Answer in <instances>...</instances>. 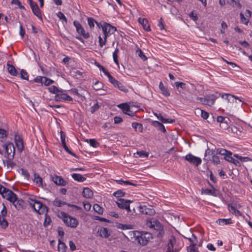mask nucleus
Masks as SVG:
<instances>
[{
	"mask_svg": "<svg viewBox=\"0 0 252 252\" xmlns=\"http://www.w3.org/2000/svg\"><path fill=\"white\" fill-rule=\"evenodd\" d=\"M94 64L99 68V70L100 71H102L104 74H106V72L107 71V70L103 66H102L98 62H95Z\"/></svg>",
	"mask_w": 252,
	"mask_h": 252,
	"instance_id": "nucleus-57",
	"label": "nucleus"
},
{
	"mask_svg": "<svg viewBox=\"0 0 252 252\" xmlns=\"http://www.w3.org/2000/svg\"><path fill=\"white\" fill-rule=\"evenodd\" d=\"M28 201L31 207L39 214L41 215L48 213V208L45 204H43L40 201L32 198H29Z\"/></svg>",
	"mask_w": 252,
	"mask_h": 252,
	"instance_id": "nucleus-3",
	"label": "nucleus"
},
{
	"mask_svg": "<svg viewBox=\"0 0 252 252\" xmlns=\"http://www.w3.org/2000/svg\"><path fill=\"white\" fill-rule=\"evenodd\" d=\"M219 96H215L214 94H210L205 95V101L204 105H207L208 106H212L214 105L216 99Z\"/></svg>",
	"mask_w": 252,
	"mask_h": 252,
	"instance_id": "nucleus-14",
	"label": "nucleus"
},
{
	"mask_svg": "<svg viewBox=\"0 0 252 252\" xmlns=\"http://www.w3.org/2000/svg\"><path fill=\"white\" fill-rule=\"evenodd\" d=\"M58 217L63 220L66 226L71 228H75L79 224V221L76 218L70 216L64 212H59Z\"/></svg>",
	"mask_w": 252,
	"mask_h": 252,
	"instance_id": "nucleus-2",
	"label": "nucleus"
},
{
	"mask_svg": "<svg viewBox=\"0 0 252 252\" xmlns=\"http://www.w3.org/2000/svg\"><path fill=\"white\" fill-rule=\"evenodd\" d=\"M229 121V119L227 117H224L222 116H218L217 117V122L222 124H226L227 126V122Z\"/></svg>",
	"mask_w": 252,
	"mask_h": 252,
	"instance_id": "nucleus-32",
	"label": "nucleus"
},
{
	"mask_svg": "<svg viewBox=\"0 0 252 252\" xmlns=\"http://www.w3.org/2000/svg\"><path fill=\"white\" fill-rule=\"evenodd\" d=\"M106 39L107 38H105L104 36L103 37V39L101 36H99L98 37V42L99 46L102 47L104 45H105L106 42Z\"/></svg>",
	"mask_w": 252,
	"mask_h": 252,
	"instance_id": "nucleus-54",
	"label": "nucleus"
},
{
	"mask_svg": "<svg viewBox=\"0 0 252 252\" xmlns=\"http://www.w3.org/2000/svg\"><path fill=\"white\" fill-rule=\"evenodd\" d=\"M94 23H96L98 25L96 21L93 18L90 17L88 18V24L91 29L94 27Z\"/></svg>",
	"mask_w": 252,
	"mask_h": 252,
	"instance_id": "nucleus-53",
	"label": "nucleus"
},
{
	"mask_svg": "<svg viewBox=\"0 0 252 252\" xmlns=\"http://www.w3.org/2000/svg\"><path fill=\"white\" fill-rule=\"evenodd\" d=\"M73 25L76 28L77 32L81 34L85 38H88L90 37L89 32H85V30L78 21H74Z\"/></svg>",
	"mask_w": 252,
	"mask_h": 252,
	"instance_id": "nucleus-10",
	"label": "nucleus"
},
{
	"mask_svg": "<svg viewBox=\"0 0 252 252\" xmlns=\"http://www.w3.org/2000/svg\"><path fill=\"white\" fill-rule=\"evenodd\" d=\"M98 233H99V236L104 238H107L110 235V232H108L107 228L105 227H101L98 230Z\"/></svg>",
	"mask_w": 252,
	"mask_h": 252,
	"instance_id": "nucleus-20",
	"label": "nucleus"
},
{
	"mask_svg": "<svg viewBox=\"0 0 252 252\" xmlns=\"http://www.w3.org/2000/svg\"><path fill=\"white\" fill-rule=\"evenodd\" d=\"M176 238L174 236H171L169 240V243L168 244V249L174 251L173 250L174 246L176 243Z\"/></svg>",
	"mask_w": 252,
	"mask_h": 252,
	"instance_id": "nucleus-28",
	"label": "nucleus"
},
{
	"mask_svg": "<svg viewBox=\"0 0 252 252\" xmlns=\"http://www.w3.org/2000/svg\"><path fill=\"white\" fill-rule=\"evenodd\" d=\"M52 180L56 185L60 186H65L67 183L61 176L57 175L53 176Z\"/></svg>",
	"mask_w": 252,
	"mask_h": 252,
	"instance_id": "nucleus-12",
	"label": "nucleus"
},
{
	"mask_svg": "<svg viewBox=\"0 0 252 252\" xmlns=\"http://www.w3.org/2000/svg\"><path fill=\"white\" fill-rule=\"evenodd\" d=\"M101 27L105 38H107L117 31L115 27L112 26L110 24L106 22L103 24Z\"/></svg>",
	"mask_w": 252,
	"mask_h": 252,
	"instance_id": "nucleus-6",
	"label": "nucleus"
},
{
	"mask_svg": "<svg viewBox=\"0 0 252 252\" xmlns=\"http://www.w3.org/2000/svg\"><path fill=\"white\" fill-rule=\"evenodd\" d=\"M118 107L121 108L124 114L128 115L130 116H133L134 115V112L130 110V106L126 103L120 104Z\"/></svg>",
	"mask_w": 252,
	"mask_h": 252,
	"instance_id": "nucleus-13",
	"label": "nucleus"
},
{
	"mask_svg": "<svg viewBox=\"0 0 252 252\" xmlns=\"http://www.w3.org/2000/svg\"><path fill=\"white\" fill-rule=\"evenodd\" d=\"M119 52V49L117 48L114 52L113 53V58L114 62L117 64H119V62H118V53Z\"/></svg>",
	"mask_w": 252,
	"mask_h": 252,
	"instance_id": "nucleus-44",
	"label": "nucleus"
},
{
	"mask_svg": "<svg viewBox=\"0 0 252 252\" xmlns=\"http://www.w3.org/2000/svg\"><path fill=\"white\" fill-rule=\"evenodd\" d=\"M7 69L10 75L13 76H16L18 75V72L15 67L11 64H7Z\"/></svg>",
	"mask_w": 252,
	"mask_h": 252,
	"instance_id": "nucleus-26",
	"label": "nucleus"
},
{
	"mask_svg": "<svg viewBox=\"0 0 252 252\" xmlns=\"http://www.w3.org/2000/svg\"><path fill=\"white\" fill-rule=\"evenodd\" d=\"M185 158L190 163L196 166L201 163L202 160L200 158L196 157L191 154H189L185 157Z\"/></svg>",
	"mask_w": 252,
	"mask_h": 252,
	"instance_id": "nucleus-8",
	"label": "nucleus"
},
{
	"mask_svg": "<svg viewBox=\"0 0 252 252\" xmlns=\"http://www.w3.org/2000/svg\"><path fill=\"white\" fill-rule=\"evenodd\" d=\"M175 85L177 89L181 88L182 90H185L186 88V84L181 82H175Z\"/></svg>",
	"mask_w": 252,
	"mask_h": 252,
	"instance_id": "nucleus-47",
	"label": "nucleus"
},
{
	"mask_svg": "<svg viewBox=\"0 0 252 252\" xmlns=\"http://www.w3.org/2000/svg\"><path fill=\"white\" fill-rule=\"evenodd\" d=\"M83 196L86 198H92L94 195L93 191L88 188H85L84 189L82 192Z\"/></svg>",
	"mask_w": 252,
	"mask_h": 252,
	"instance_id": "nucleus-23",
	"label": "nucleus"
},
{
	"mask_svg": "<svg viewBox=\"0 0 252 252\" xmlns=\"http://www.w3.org/2000/svg\"><path fill=\"white\" fill-rule=\"evenodd\" d=\"M33 181L36 183V185L38 187L42 186L43 180L42 178L37 173H34Z\"/></svg>",
	"mask_w": 252,
	"mask_h": 252,
	"instance_id": "nucleus-25",
	"label": "nucleus"
},
{
	"mask_svg": "<svg viewBox=\"0 0 252 252\" xmlns=\"http://www.w3.org/2000/svg\"><path fill=\"white\" fill-rule=\"evenodd\" d=\"M228 208L229 212L233 214H235L236 212L238 210L235 207L230 204H228Z\"/></svg>",
	"mask_w": 252,
	"mask_h": 252,
	"instance_id": "nucleus-61",
	"label": "nucleus"
},
{
	"mask_svg": "<svg viewBox=\"0 0 252 252\" xmlns=\"http://www.w3.org/2000/svg\"><path fill=\"white\" fill-rule=\"evenodd\" d=\"M2 205L3 206V208L2 210L1 211L0 217L4 218L7 216V210L4 203H2Z\"/></svg>",
	"mask_w": 252,
	"mask_h": 252,
	"instance_id": "nucleus-50",
	"label": "nucleus"
},
{
	"mask_svg": "<svg viewBox=\"0 0 252 252\" xmlns=\"http://www.w3.org/2000/svg\"><path fill=\"white\" fill-rule=\"evenodd\" d=\"M197 245H189L187 247V252H198Z\"/></svg>",
	"mask_w": 252,
	"mask_h": 252,
	"instance_id": "nucleus-38",
	"label": "nucleus"
},
{
	"mask_svg": "<svg viewBox=\"0 0 252 252\" xmlns=\"http://www.w3.org/2000/svg\"><path fill=\"white\" fill-rule=\"evenodd\" d=\"M219 223L220 225H226L232 223L231 220L230 219H220L218 220Z\"/></svg>",
	"mask_w": 252,
	"mask_h": 252,
	"instance_id": "nucleus-39",
	"label": "nucleus"
},
{
	"mask_svg": "<svg viewBox=\"0 0 252 252\" xmlns=\"http://www.w3.org/2000/svg\"><path fill=\"white\" fill-rule=\"evenodd\" d=\"M132 241L145 246L152 239L151 233L147 232L132 231Z\"/></svg>",
	"mask_w": 252,
	"mask_h": 252,
	"instance_id": "nucleus-1",
	"label": "nucleus"
},
{
	"mask_svg": "<svg viewBox=\"0 0 252 252\" xmlns=\"http://www.w3.org/2000/svg\"><path fill=\"white\" fill-rule=\"evenodd\" d=\"M20 77L22 79L28 80L29 75L28 72L24 69H22L20 72Z\"/></svg>",
	"mask_w": 252,
	"mask_h": 252,
	"instance_id": "nucleus-51",
	"label": "nucleus"
},
{
	"mask_svg": "<svg viewBox=\"0 0 252 252\" xmlns=\"http://www.w3.org/2000/svg\"><path fill=\"white\" fill-rule=\"evenodd\" d=\"M154 115L157 117V118L162 123H172L173 122V120L169 121L168 119H164L160 114L155 113Z\"/></svg>",
	"mask_w": 252,
	"mask_h": 252,
	"instance_id": "nucleus-34",
	"label": "nucleus"
},
{
	"mask_svg": "<svg viewBox=\"0 0 252 252\" xmlns=\"http://www.w3.org/2000/svg\"><path fill=\"white\" fill-rule=\"evenodd\" d=\"M93 208H94V211L95 212L97 213L98 214H100V215L102 214V213L103 212V209L98 204H94V205L93 206Z\"/></svg>",
	"mask_w": 252,
	"mask_h": 252,
	"instance_id": "nucleus-42",
	"label": "nucleus"
},
{
	"mask_svg": "<svg viewBox=\"0 0 252 252\" xmlns=\"http://www.w3.org/2000/svg\"><path fill=\"white\" fill-rule=\"evenodd\" d=\"M132 127L136 130L137 128L140 132H142L143 130V126L140 123L134 122L132 124Z\"/></svg>",
	"mask_w": 252,
	"mask_h": 252,
	"instance_id": "nucleus-43",
	"label": "nucleus"
},
{
	"mask_svg": "<svg viewBox=\"0 0 252 252\" xmlns=\"http://www.w3.org/2000/svg\"><path fill=\"white\" fill-rule=\"evenodd\" d=\"M67 204H68L66 203L65 202L61 200H60L59 199H56L53 201V205L57 207H62L64 205H67Z\"/></svg>",
	"mask_w": 252,
	"mask_h": 252,
	"instance_id": "nucleus-37",
	"label": "nucleus"
},
{
	"mask_svg": "<svg viewBox=\"0 0 252 252\" xmlns=\"http://www.w3.org/2000/svg\"><path fill=\"white\" fill-rule=\"evenodd\" d=\"M2 147L5 150L7 155L6 157L7 158L13 159L15 153V149L13 144L12 142H7L2 145Z\"/></svg>",
	"mask_w": 252,
	"mask_h": 252,
	"instance_id": "nucleus-7",
	"label": "nucleus"
},
{
	"mask_svg": "<svg viewBox=\"0 0 252 252\" xmlns=\"http://www.w3.org/2000/svg\"><path fill=\"white\" fill-rule=\"evenodd\" d=\"M114 87L118 88L120 91L125 93H127L128 92V89L119 81H118V83H117Z\"/></svg>",
	"mask_w": 252,
	"mask_h": 252,
	"instance_id": "nucleus-36",
	"label": "nucleus"
},
{
	"mask_svg": "<svg viewBox=\"0 0 252 252\" xmlns=\"http://www.w3.org/2000/svg\"><path fill=\"white\" fill-rule=\"evenodd\" d=\"M0 225L4 229H5L8 226V223L4 218L0 217Z\"/></svg>",
	"mask_w": 252,
	"mask_h": 252,
	"instance_id": "nucleus-40",
	"label": "nucleus"
},
{
	"mask_svg": "<svg viewBox=\"0 0 252 252\" xmlns=\"http://www.w3.org/2000/svg\"><path fill=\"white\" fill-rule=\"evenodd\" d=\"M48 213H44L45 215V219L44 221V225L45 226H47L49 225L51 222V217L48 215Z\"/></svg>",
	"mask_w": 252,
	"mask_h": 252,
	"instance_id": "nucleus-41",
	"label": "nucleus"
},
{
	"mask_svg": "<svg viewBox=\"0 0 252 252\" xmlns=\"http://www.w3.org/2000/svg\"><path fill=\"white\" fill-rule=\"evenodd\" d=\"M135 158H147L148 157V153L145 151H138L136 153L134 154Z\"/></svg>",
	"mask_w": 252,
	"mask_h": 252,
	"instance_id": "nucleus-30",
	"label": "nucleus"
},
{
	"mask_svg": "<svg viewBox=\"0 0 252 252\" xmlns=\"http://www.w3.org/2000/svg\"><path fill=\"white\" fill-rule=\"evenodd\" d=\"M141 212L143 214L153 215L155 213V211L154 209L150 208L146 206H144L143 207H141Z\"/></svg>",
	"mask_w": 252,
	"mask_h": 252,
	"instance_id": "nucleus-24",
	"label": "nucleus"
},
{
	"mask_svg": "<svg viewBox=\"0 0 252 252\" xmlns=\"http://www.w3.org/2000/svg\"><path fill=\"white\" fill-rule=\"evenodd\" d=\"M57 16L61 20H63L65 23H67V19L63 12H59L57 14Z\"/></svg>",
	"mask_w": 252,
	"mask_h": 252,
	"instance_id": "nucleus-60",
	"label": "nucleus"
},
{
	"mask_svg": "<svg viewBox=\"0 0 252 252\" xmlns=\"http://www.w3.org/2000/svg\"><path fill=\"white\" fill-rule=\"evenodd\" d=\"M67 247L65 243L62 242L60 239L59 240L58 250L59 252H65Z\"/></svg>",
	"mask_w": 252,
	"mask_h": 252,
	"instance_id": "nucleus-31",
	"label": "nucleus"
},
{
	"mask_svg": "<svg viewBox=\"0 0 252 252\" xmlns=\"http://www.w3.org/2000/svg\"><path fill=\"white\" fill-rule=\"evenodd\" d=\"M147 224L156 231V233L158 237H161L164 234L163 226L157 220L152 219L147 221Z\"/></svg>",
	"mask_w": 252,
	"mask_h": 252,
	"instance_id": "nucleus-4",
	"label": "nucleus"
},
{
	"mask_svg": "<svg viewBox=\"0 0 252 252\" xmlns=\"http://www.w3.org/2000/svg\"><path fill=\"white\" fill-rule=\"evenodd\" d=\"M72 178L78 182H84L86 180V178L80 174L73 173L71 174Z\"/></svg>",
	"mask_w": 252,
	"mask_h": 252,
	"instance_id": "nucleus-27",
	"label": "nucleus"
},
{
	"mask_svg": "<svg viewBox=\"0 0 252 252\" xmlns=\"http://www.w3.org/2000/svg\"><path fill=\"white\" fill-rule=\"evenodd\" d=\"M106 76H107V77L109 79V81L112 83L114 86H115V85L118 83V80H117L115 78H114L107 71L106 72V74H104Z\"/></svg>",
	"mask_w": 252,
	"mask_h": 252,
	"instance_id": "nucleus-33",
	"label": "nucleus"
},
{
	"mask_svg": "<svg viewBox=\"0 0 252 252\" xmlns=\"http://www.w3.org/2000/svg\"><path fill=\"white\" fill-rule=\"evenodd\" d=\"M240 20L241 22L244 24L245 25H247L249 22V19L247 18H246L244 16V15L241 12L240 13Z\"/></svg>",
	"mask_w": 252,
	"mask_h": 252,
	"instance_id": "nucleus-49",
	"label": "nucleus"
},
{
	"mask_svg": "<svg viewBox=\"0 0 252 252\" xmlns=\"http://www.w3.org/2000/svg\"><path fill=\"white\" fill-rule=\"evenodd\" d=\"M55 99L57 101H72L73 99L66 94L63 93V91L60 90L59 93L55 95Z\"/></svg>",
	"mask_w": 252,
	"mask_h": 252,
	"instance_id": "nucleus-11",
	"label": "nucleus"
},
{
	"mask_svg": "<svg viewBox=\"0 0 252 252\" xmlns=\"http://www.w3.org/2000/svg\"><path fill=\"white\" fill-rule=\"evenodd\" d=\"M219 95L221 96L222 98L226 99L228 102L234 103L235 102L236 96L230 94H224L221 95L220 94H219Z\"/></svg>",
	"mask_w": 252,
	"mask_h": 252,
	"instance_id": "nucleus-18",
	"label": "nucleus"
},
{
	"mask_svg": "<svg viewBox=\"0 0 252 252\" xmlns=\"http://www.w3.org/2000/svg\"><path fill=\"white\" fill-rule=\"evenodd\" d=\"M54 82V81L48 79L46 77H43L42 84H44L45 86H48Z\"/></svg>",
	"mask_w": 252,
	"mask_h": 252,
	"instance_id": "nucleus-52",
	"label": "nucleus"
},
{
	"mask_svg": "<svg viewBox=\"0 0 252 252\" xmlns=\"http://www.w3.org/2000/svg\"><path fill=\"white\" fill-rule=\"evenodd\" d=\"M89 143L91 146L94 148L98 147L99 145L98 143L95 139H89Z\"/></svg>",
	"mask_w": 252,
	"mask_h": 252,
	"instance_id": "nucleus-58",
	"label": "nucleus"
},
{
	"mask_svg": "<svg viewBox=\"0 0 252 252\" xmlns=\"http://www.w3.org/2000/svg\"><path fill=\"white\" fill-rule=\"evenodd\" d=\"M190 236L188 235V236H184V238L188 239L190 245H197L198 247L201 246V244H198V239L197 237L191 232L190 233Z\"/></svg>",
	"mask_w": 252,
	"mask_h": 252,
	"instance_id": "nucleus-15",
	"label": "nucleus"
},
{
	"mask_svg": "<svg viewBox=\"0 0 252 252\" xmlns=\"http://www.w3.org/2000/svg\"><path fill=\"white\" fill-rule=\"evenodd\" d=\"M125 194V193L122 191L121 190H118L116 192H114L113 195L117 197H120L121 196H123Z\"/></svg>",
	"mask_w": 252,
	"mask_h": 252,
	"instance_id": "nucleus-63",
	"label": "nucleus"
},
{
	"mask_svg": "<svg viewBox=\"0 0 252 252\" xmlns=\"http://www.w3.org/2000/svg\"><path fill=\"white\" fill-rule=\"evenodd\" d=\"M159 88L162 94L166 96H169L170 95V92L162 82H160L159 84Z\"/></svg>",
	"mask_w": 252,
	"mask_h": 252,
	"instance_id": "nucleus-22",
	"label": "nucleus"
},
{
	"mask_svg": "<svg viewBox=\"0 0 252 252\" xmlns=\"http://www.w3.org/2000/svg\"><path fill=\"white\" fill-rule=\"evenodd\" d=\"M132 202V201L130 200H126L123 198H119L116 202L117 206L122 209L126 208L127 205L130 203Z\"/></svg>",
	"mask_w": 252,
	"mask_h": 252,
	"instance_id": "nucleus-16",
	"label": "nucleus"
},
{
	"mask_svg": "<svg viewBox=\"0 0 252 252\" xmlns=\"http://www.w3.org/2000/svg\"><path fill=\"white\" fill-rule=\"evenodd\" d=\"M0 193L4 198L10 202H13L17 198V195L15 193L5 187H3Z\"/></svg>",
	"mask_w": 252,
	"mask_h": 252,
	"instance_id": "nucleus-5",
	"label": "nucleus"
},
{
	"mask_svg": "<svg viewBox=\"0 0 252 252\" xmlns=\"http://www.w3.org/2000/svg\"><path fill=\"white\" fill-rule=\"evenodd\" d=\"M14 141L18 151L21 153L24 150V143L21 136L19 135L17 132L15 133Z\"/></svg>",
	"mask_w": 252,
	"mask_h": 252,
	"instance_id": "nucleus-9",
	"label": "nucleus"
},
{
	"mask_svg": "<svg viewBox=\"0 0 252 252\" xmlns=\"http://www.w3.org/2000/svg\"><path fill=\"white\" fill-rule=\"evenodd\" d=\"M211 160L215 164H218L220 163L219 157L217 155H213L212 157Z\"/></svg>",
	"mask_w": 252,
	"mask_h": 252,
	"instance_id": "nucleus-59",
	"label": "nucleus"
},
{
	"mask_svg": "<svg viewBox=\"0 0 252 252\" xmlns=\"http://www.w3.org/2000/svg\"><path fill=\"white\" fill-rule=\"evenodd\" d=\"M138 22L140 24H141L143 28V29L148 32L151 30L150 25L148 24V20L145 18H139L138 19Z\"/></svg>",
	"mask_w": 252,
	"mask_h": 252,
	"instance_id": "nucleus-19",
	"label": "nucleus"
},
{
	"mask_svg": "<svg viewBox=\"0 0 252 252\" xmlns=\"http://www.w3.org/2000/svg\"><path fill=\"white\" fill-rule=\"evenodd\" d=\"M217 153L220 155L226 156L228 153V154H230V152L222 148H218L217 149Z\"/></svg>",
	"mask_w": 252,
	"mask_h": 252,
	"instance_id": "nucleus-46",
	"label": "nucleus"
},
{
	"mask_svg": "<svg viewBox=\"0 0 252 252\" xmlns=\"http://www.w3.org/2000/svg\"><path fill=\"white\" fill-rule=\"evenodd\" d=\"M116 182L119 184H124L126 185H132V186H136V184H134V183H131L129 181H123L122 180H116Z\"/></svg>",
	"mask_w": 252,
	"mask_h": 252,
	"instance_id": "nucleus-55",
	"label": "nucleus"
},
{
	"mask_svg": "<svg viewBox=\"0 0 252 252\" xmlns=\"http://www.w3.org/2000/svg\"><path fill=\"white\" fill-rule=\"evenodd\" d=\"M12 159L7 158V160H6V163L7 166L8 168H12L13 167H14L16 165V163L13 162L12 161Z\"/></svg>",
	"mask_w": 252,
	"mask_h": 252,
	"instance_id": "nucleus-56",
	"label": "nucleus"
},
{
	"mask_svg": "<svg viewBox=\"0 0 252 252\" xmlns=\"http://www.w3.org/2000/svg\"><path fill=\"white\" fill-rule=\"evenodd\" d=\"M30 7L32 10V12L35 16H36L38 18H41V11L36 2H35L34 3H33V5L32 4L30 5Z\"/></svg>",
	"mask_w": 252,
	"mask_h": 252,
	"instance_id": "nucleus-17",
	"label": "nucleus"
},
{
	"mask_svg": "<svg viewBox=\"0 0 252 252\" xmlns=\"http://www.w3.org/2000/svg\"><path fill=\"white\" fill-rule=\"evenodd\" d=\"M8 135L7 131L2 128H0V141L3 142L5 140Z\"/></svg>",
	"mask_w": 252,
	"mask_h": 252,
	"instance_id": "nucleus-29",
	"label": "nucleus"
},
{
	"mask_svg": "<svg viewBox=\"0 0 252 252\" xmlns=\"http://www.w3.org/2000/svg\"><path fill=\"white\" fill-rule=\"evenodd\" d=\"M99 106L97 103H95L90 108V111L92 113H94L95 111L99 109Z\"/></svg>",
	"mask_w": 252,
	"mask_h": 252,
	"instance_id": "nucleus-62",
	"label": "nucleus"
},
{
	"mask_svg": "<svg viewBox=\"0 0 252 252\" xmlns=\"http://www.w3.org/2000/svg\"><path fill=\"white\" fill-rule=\"evenodd\" d=\"M136 54L143 61H145L147 59V58L145 55L144 53L140 49H137L136 51Z\"/></svg>",
	"mask_w": 252,
	"mask_h": 252,
	"instance_id": "nucleus-45",
	"label": "nucleus"
},
{
	"mask_svg": "<svg viewBox=\"0 0 252 252\" xmlns=\"http://www.w3.org/2000/svg\"><path fill=\"white\" fill-rule=\"evenodd\" d=\"M83 206H84V209L86 210L87 211H88L91 209V205L88 201H84L83 202Z\"/></svg>",
	"mask_w": 252,
	"mask_h": 252,
	"instance_id": "nucleus-64",
	"label": "nucleus"
},
{
	"mask_svg": "<svg viewBox=\"0 0 252 252\" xmlns=\"http://www.w3.org/2000/svg\"><path fill=\"white\" fill-rule=\"evenodd\" d=\"M49 91L56 95L59 93L60 90L55 86H52L48 88Z\"/></svg>",
	"mask_w": 252,
	"mask_h": 252,
	"instance_id": "nucleus-48",
	"label": "nucleus"
},
{
	"mask_svg": "<svg viewBox=\"0 0 252 252\" xmlns=\"http://www.w3.org/2000/svg\"><path fill=\"white\" fill-rule=\"evenodd\" d=\"M11 202L12 203L13 205L18 210L23 208L24 201L22 199H19L17 196L15 201Z\"/></svg>",
	"mask_w": 252,
	"mask_h": 252,
	"instance_id": "nucleus-21",
	"label": "nucleus"
},
{
	"mask_svg": "<svg viewBox=\"0 0 252 252\" xmlns=\"http://www.w3.org/2000/svg\"><path fill=\"white\" fill-rule=\"evenodd\" d=\"M154 124L158 128V130H160L163 133L166 132V129L162 123L158 121H155Z\"/></svg>",
	"mask_w": 252,
	"mask_h": 252,
	"instance_id": "nucleus-35",
	"label": "nucleus"
}]
</instances>
